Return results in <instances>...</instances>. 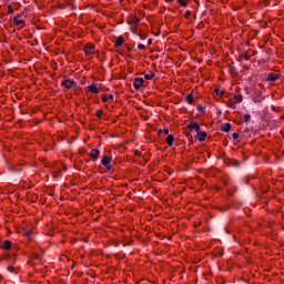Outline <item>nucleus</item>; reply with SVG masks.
I'll return each mask as SVG.
<instances>
[{
	"mask_svg": "<svg viewBox=\"0 0 284 284\" xmlns=\"http://www.w3.org/2000/svg\"><path fill=\"white\" fill-rule=\"evenodd\" d=\"M14 13V9L12 8V6H8V14H13Z\"/></svg>",
	"mask_w": 284,
	"mask_h": 284,
	"instance_id": "nucleus-25",
	"label": "nucleus"
},
{
	"mask_svg": "<svg viewBox=\"0 0 284 284\" xmlns=\"http://www.w3.org/2000/svg\"><path fill=\"white\" fill-rule=\"evenodd\" d=\"M112 156H109V155H103L102 156V160H101V164L103 166H105V169L108 170V172H110L112 170Z\"/></svg>",
	"mask_w": 284,
	"mask_h": 284,
	"instance_id": "nucleus-2",
	"label": "nucleus"
},
{
	"mask_svg": "<svg viewBox=\"0 0 284 284\" xmlns=\"http://www.w3.org/2000/svg\"><path fill=\"white\" fill-rule=\"evenodd\" d=\"M90 156L91 159H93V161H97V159L101 156V151H99V149H92L90 152Z\"/></svg>",
	"mask_w": 284,
	"mask_h": 284,
	"instance_id": "nucleus-8",
	"label": "nucleus"
},
{
	"mask_svg": "<svg viewBox=\"0 0 284 284\" xmlns=\"http://www.w3.org/2000/svg\"><path fill=\"white\" fill-rule=\"evenodd\" d=\"M237 103H243V95L242 94H234L233 97H231L227 100L226 105L229 108H231L232 110H236V104Z\"/></svg>",
	"mask_w": 284,
	"mask_h": 284,
	"instance_id": "nucleus-1",
	"label": "nucleus"
},
{
	"mask_svg": "<svg viewBox=\"0 0 284 284\" xmlns=\"http://www.w3.org/2000/svg\"><path fill=\"white\" fill-rule=\"evenodd\" d=\"M251 120H252V115L244 114V123H250Z\"/></svg>",
	"mask_w": 284,
	"mask_h": 284,
	"instance_id": "nucleus-22",
	"label": "nucleus"
},
{
	"mask_svg": "<svg viewBox=\"0 0 284 284\" xmlns=\"http://www.w3.org/2000/svg\"><path fill=\"white\" fill-rule=\"evenodd\" d=\"M253 101L255 103H261V101H263V95H261V93H257L256 95L253 97Z\"/></svg>",
	"mask_w": 284,
	"mask_h": 284,
	"instance_id": "nucleus-17",
	"label": "nucleus"
},
{
	"mask_svg": "<svg viewBox=\"0 0 284 284\" xmlns=\"http://www.w3.org/2000/svg\"><path fill=\"white\" fill-rule=\"evenodd\" d=\"M24 234L26 236H30V234H32V231H26Z\"/></svg>",
	"mask_w": 284,
	"mask_h": 284,
	"instance_id": "nucleus-32",
	"label": "nucleus"
},
{
	"mask_svg": "<svg viewBox=\"0 0 284 284\" xmlns=\"http://www.w3.org/2000/svg\"><path fill=\"white\" fill-rule=\"evenodd\" d=\"M190 17H192V11H185L184 18L190 19Z\"/></svg>",
	"mask_w": 284,
	"mask_h": 284,
	"instance_id": "nucleus-26",
	"label": "nucleus"
},
{
	"mask_svg": "<svg viewBox=\"0 0 284 284\" xmlns=\"http://www.w3.org/2000/svg\"><path fill=\"white\" fill-rule=\"evenodd\" d=\"M84 52L87 57H90V54H94V44L88 43L84 45Z\"/></svg>",
	"mask_w": 284,
	"mask_h": 284,
	"instance_id": "nucleus-5",
	"label": "nucleus"
},
{
	"mask_svg": "<svg viewBox=\"0 0 284 284\" xmlns=\"http://www.w3.org/2000/svg\"><path fill=\"white\" fill-rule=\"evenodd\" d=\"M162 132H163V134L168 135V134H170V129L159 130L158 134H162Z\"/></svg>",
	"mask_w": 284,
	"mask_h": 284,
	"instance_id": "nucleus-23",
	"label": "nucleus"
},
{
	"mask_svg": "<svg viewBox=\"0 0 284 284\" xmlns=\"http://www.w3.org/2000/svg\"><path fill=\"white\" fill-rule=\"evenodd\" d=\"M214 92L217 94V97H223V94H225V92L221 91V89H215Z\"/></svg>",
	"mask_w": 284,
	"mask_h": 284,
	"instance_id": "nucleus-24",
	"label": "nucleus"
},
{
	"mask_svg": "<svg viewBox=\"0 0 284 284\" xmlns=\"http://www.w3.org/2000/svg\"><path fill=\"white\" fill-rule=\"evenodd\" d=\"M153 77H155V74L152 71L144 74V79H146V81H152Z\"/></svg>",
	"mask_w": 284,
	"mask_h": 284,
	"instance_id": "nucleus-20",
	"label": "nucleus"
},
{
	"mask_svg": "<svg viewBox=\"0 0 284 284\" xmlns=\"http://www.w3.org/2000/svg\"><path fill=\"white\" fill-rule=\"evenodd\" d=\"M138 50H145V44H139Z\"/></svg>",
	"mask_w": 284,
	"mask_h": 284,
	"instance_id": "nucleus-29",
	"label": "nucleus"
},
{
	"mask_svg": "<svg viewBox=\"0 0 284 284\" xmlns=\"http://www.w3.org/2000/svg\"><path fill=\"white\" fill-rule=\"evenodd\" d=\"M12 247V242L10 240H6L1 245V250H10Z\"/></svg>",
	"mask_w": 284,
	"mask_h": 284,
	"instance_id": "nucleus-12",
	"label": "nucleus"
},
{
	"mask_svg": "<svg viewBox=\"0 0 284 284\" xmlns=\"http://www.w3.org/2000/svg\"><path fill=\"white\" fill-rule=\"evenodd\" d=\"M197 110H200V112H205V106L199 104V105H197Z\"/></svg>",
	"mask_w": 284,
	"mask_h": 284,
	"instance_id": "nucleus-28",
	"label": "nucleus"
},
{
	"mask_svg": "<svg viewBox=\"0 0 284 284\" xmlns=\"http://www.w3.org/2000/svg\"><path fill=\"white\" fill-rule=\"evenodd\" d=\"M112 99H114V95L110 94L109 97L108 95H102V102L103 103H108V101H112Z\"/></svg>",
	"mask_w": 284,
	"mask_h": 284,
	"instance_id": "nucleus-19",
	"label": "nucleus"
},
{
	"mask_svg": "<svg viewBox=\"0 0 284 284\" xmlns=\"http://www.w3.org/2000/svg\"><path fill=\"white\" fill-rule=\"evenodd\" d=\"M178 3L182 7V8H187V3H190V0H176Z\"/></svg>",
	"mask_w": 284,
	"mask_h": 284,
	"instance_id": "nucleus-18",
	"label": "nucleus"
},
{
	"mask_svg": "<svg viewBox=\"0 0 284 284\" xmlns=\"http://www.w3.org/2000/svg\"><path fill=\"white\" fill-rule=\"evenodd\" d=\"M95 116H97L98 119H101V116H103V110H101V109L97 110Z\"/></svg>",
	"mask_w": 284,
	"mask_h": 284,
	"instance_id": "nucleus-21",
	"label": "nucleus"
},
{
	"mask_svg": "<svg viewBox=\"0 0 284 284\" xmlns=\"http://www.w3.org/2000/svg\"><path fill=\"white\" fill-rule=\"evenodd\" d=\"M60 8L63 10L65 7H63V6L60 4Z\"/></svg>",
	"mask_w": 284,
	"mask_h": 284,
	"instance_id": "nucleus-35",
	"label": "nucleus"
},
{
	"mask_svg": "<svg viewBox=\"0 0 284 284\" xmlns=\"http://www.w3.org/2000/svg\"><path fill=\"white\" fill-rule=\"evenodd\" d=\"M166 143L169 144L170 148L174 145V135L169 134L165 139Z\"/></svg>",
	"mask_w": 284,
	"mask_h": 284,
	"instance_id": "nucleus-15",
	"label": "nucleus"
},
{
	"mask_svg": "<svg viewBox=\"0 0 284 284\" xmlns=\"http://www.w3.org/2000/svg\"><path fill=\"white\" fill-rule=\"evenodd\" d=\"M134 155H135V156H141V151L135 150V151H134Z\"/></svg>",
	"mask_w": 284,
	"mask_h": 284,
	"instance_id": "nucleus-30",
	"label": "nucleus"
},
{
	"mask_svg": "<svg viewBox=\"0 0 284 284\" xmlns=\"http://www.w3.org/2000/svg\"><path fill=\"white\" fill-rule=\"evenodd\" d=\"M242 59H245V61H250V54L244 53V54L242 55Z\"/></svg>",
	"mask_w": 284,
	"mask_h": 284,
	"instance_id": "nucleus-27",
	"label": "nucleus"
},
{
	"mask_svg": "<svg viewBox=\"0 0 284 284\" xmlns=\"http://www.w3.org/2000/svg\"><path fill=\"white\" fill-rule=\"evenodd\" d=\"M21 14H18L13 18V23L16 26H23L26 23V20L21 19Z\"/></svg>",
	"mask_w": 284,
	"mask_h": 284,
	"instance_id": "nucleus-10",
	"label": "nucleus"
},
{
	"mask_svg": "<svg viewBox=\"0 0 284 284\" xmlns=\"http://www.w3.org/2000/svg\"><path fill=\"white\" fill-rule=\"evenodd\" d=\"M184 100L186 101V103H189V105H192V103H194V94L189 93Z\"/></svg>",
	"mask_w": 284,
	"mask_h": 284,
	"instance_id": "nucleus-14",
	"label": "nucleus"
},
{
	"mask_svg": "<svg viewBox=\"0 0 284 284\" xmlns=\"http://www.w3.org/2000/svg\"><path fill=\"white\" fill-rule=\"evenodd\" d=\"M278 80V73H268L266 75V81H276Z\"/></svg>",
	"mask_w": 284,
	"mask_h": 284,
	"instance_id": "nucleus-13",
	"label": "nucleus"
},
{
	"mask_svg": "<svg viewBox=\"0 0 284 284\" xmlns=\"http://www.w3.org/2000/svg\"><path fill=\"white\" fill-rule=\"evenodd\" d=\"M123 43H125V38H123V36H119L115 38L114 48H121Z\"/></svg>",
	"mask_w": 284,
	"mask_h": 284,
	"instance_id": "nucleus-6",
	"label": "nucleus"
},
{
	"mask_svg": "<svg viewBox=\"0 0 284 284\" xmlns=\"http://www.w3.org/2000/svg\"><path fill=\"white\" fill-rule=\"evenodd\" d=\"M62 88H65V90H71V88H74L77 85V82L74 80L67 79L61 82Z\"/></svg>",
	"mask_w": 284,
	"mask_h": 284,
	"instance_id": "nucleus-3",
	"label": "nucleus"
},
{
	"mask_svg": "<svg viewBox=\"0 0 284 284\" xmlns=\"http://www.w3.org/2000/svg\"><path fill=\"white\" fill-rule=\"evenodd\" d=\"M120 1H123V0H120Z\"/></svg>",
	"mask_w": 284,
	"mask_h": 284,
	"instance_id": "nucleus-37",
	"label": "nucleus"
},
{
	"mask_svg": "<svg viewBox=\"0 0 284 284\" xmlns=\"http://www.w3.org/2000/svg\"><path fill=\"white\" fill-rule=\"evenodd\" d=\"M186 128L187 130H195L196 132L201 131V125H199L196 122H191Z\"/></svg>",
	"mask_w": 284,
	"mask_h": 284,
	"instance_id": "nucleus-11",
	"label": "nucleus"
},
{
	"mask_svg": "<svg viewBox=\"0 0 284 284\" xmlns=\"http://www.w3.org/2000/svg\"><path fill=\"white\" fill-rule=\"evenodd\" d=\"M143 83H145V80L143 78H135L133 80L134 90H141V88H143Z\"/></svg>",
	"mask_w": 284,
	"mask_h": 284,
	"instance_id": "nucleus-4",
	"label": "nucleus"
},
{
	"mask_svg": "<svg viewBox=\"0 0 284 284\" xmlns=\"http://www.w3.org/2000/svg\"><path fill=\"white\" fill-rule=\"evenodd\" d=\"M4 258H7V260L10 258V255H6Z\"/></svg>",
	"mask_w": 284,
	"mask_h": 284,
	"instance_id": "nucleus-34",
	"label": "nucleus"
},
{
	"mask_svg": "<svg viewBox=\"0 0 284 284\" xmlns=\"http://www.w3.org/2000/svg\"><path fill=\"white\" fill-rule=\"evenodd\" d=\"M230 130H232V124L230 123H224L222 125V132H230Z\"/></svg>",
	"mask_w": 284,
	"mask_h": 284,
	"instance_id": "nucleus-16",
	"label": "nucleus"
},
{
	"mask_svg": "<svg viewBox=\"0 0 284 284\" xmlns=\"http://www.w3.org/2000/svg\"><path fill=\"white\" fill-rule=\"evenodd\" d=\"M149 45H152V39L148 40Z\"/></svg>",
	"mask_w": 284,
	"mask_h": 284,
	"instance_id": "nucleus-33",
	"label": "nucleus"
},
{
	"mask_svg": "<svg viewBox=\"0 0 284 284\" xmlns=\"http://www.w3.org/2000/svg\"><path fill=\"white\" fill-rule=\"evenodd\" d=\"M196 139H197V141H200V142L205 141V139H207V132H205V131H199L197 134H196Z\"/></svg>",
	"mask_w": 284,
	"mask_h": 284,
	"instance_id": "nucleus-9",
	"label": "nucleus"
},
{
	"mask_svg": "<svg viewBox=\"0 0 284 284\" xmlns=\"http://www.w3.org/2000/svg\"><path fill=\"white\" fill-rule=\"evenodd\" d=\"M89 92H91L92 94H99L100 90H99V85L95 83H92L88 87Z\"/></svg>",
	"mask_w": 284,
	"mask_h": 284,
	"instance_id": "nucleus-7",
	"label": "nucleus"
},
{
	"mask_svg": "<svg viewBox=\"0 0 284 284\" xmlns=\"http://www.w3.org/2000/svg\"><path fill=\"white\" fill-rule=\"evenodd\" d=\"M166 2L169 1V0H165Z\"/></svg>",
	"mask_w": 284,
	"mask_h": 284,
	"instance_id": "nucleus-36",
	"label": "nucleus"
},
{
	"mask_svg": "<svg viewBox=\"0 0 284 284\" xmlns=\"http://www.w3.org/2000/svg\"><path fill=\"white\" fill-rule=\"evenodd\" d=\"M232 138L236 141V139H239V133H233Z\"/></svg>",
	"mask_w": 284,
	"mask_h": 284,
	"instance_id": "nucleus-31",
	"label": "nucleus"
}]
</instances>
